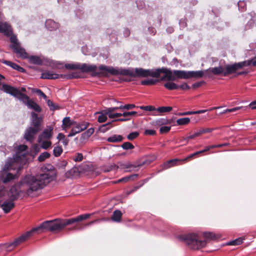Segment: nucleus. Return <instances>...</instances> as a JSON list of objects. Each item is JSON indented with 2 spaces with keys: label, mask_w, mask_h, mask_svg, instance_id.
Instances as JSON below:
<instances>
[{
  "label": "nucleus",
  "mask_w": 256,
  "mask_h": 256,
  "mask_svg": "<svg viewBox=\"0 0 256 256\" xmlns=\"http://www.w3.org/2000/svg\"><path fill=\"white\" fill-rule=\"evenodd\" d=\"M92 214H85L70 218H56L50 220H46L38 226L33 228L27 231L14 240H26L36 235L48 232L58 234L62 232L68 226L75 224L73 226L67 228L68 230H80L94 224L95 221H92L86 224L80 222L84 220L88 219Z\"/></svg>",
  "instance_id": "obj_1"
},
{
  "label": "nucleus",
  "mask_w": 256,
  "mask_h": 256,
  "mask_svg": "<svg viewBox=\"0 0 256 256\" xmlns=\"http://www.w3.org/2000/svg\"><path fill=\"white\" fill-rule=\"evenodd\" d=\"M52 180V176L47 173L36 176L26 175L18 184L10 188L8 193L9 198L15 201L18 198L20 193L30 196L33 192L42 188Z\"/></svg>",
  "instance_id": "obj_2"
},
{
  "label": "nucleus",
  "mask_w": 256,
  "mask_h": 256,
  "mask_svg": "<svg viewBox=\"0 0 256 256\" xmlns=\"http://www.w3.org/2000/svg\"><path fill=\"white\" fill-rule=\"evenodd\" d=\"M98 69L104 70L108 74L114 76L118 74L130 76L133 78H146L148 76L156 78V69H144L142 68L116 69L112 66H108L104 65H100Z\"/></svg>",
  "instance_id": "obj_3"
},
{
  "label": "nucleus",
  "mask_w": 256,
  "mask_h": 256,
  "mask_svg": "<svg viewBox=\"0 0 256 256\" xmlns=\"http://www.w3.org/2000/svg\"><path fill=\"white\" fill-rule=\"evenodd\" d=\"M0 32L6 36H10L11 44L10 46L17 57L22 59L28 58V54L25 49L21 46L16 36L12 34V30L10 24L6 22H0Z\"/></svg>",
  "instance_id": "obj_4"
},
{
  "label": "nucleus",
  "mask_w": 256,
  "mask_h": 256,
  "mask_svg": "<svg viewBox=\"0 0 256 256\" xmlns=\"http://www.w3.org/2000/svg\"><path fill=\"white\" fill-rule=\"evenodd\" d=\"M65 68L68 70H80L82 72H92V76H98L100 74L107 76V72L104 70H102L101 72H96L97 66L94 64H68L64 66Z\"/></svg>",
  "instance_id": "obj_5"
},
{
  "label": "nucleus",
  "mask_w": 256,
  "mask_h": 256,
  "mask_svg": "<svg viewBox=\"0 0 256 256\" xmlns=\"http://www.w3.org/2000/svg\"><path fill=\"white\" fill-rule=\"evenodd\" d=\"M1 90L17 98L26 106L31 100L27 95L22 93L18 88L6 84H2Z\"/></svg>",
  "instance_id": "obj_6"
},
{
  "label": "nucleus",
  "mask_w": 256,
  "mask_h": 256,
  "mask_svg": "<svg viewBox=\"0 0 256 256\" xmlns=\"http://www.w3.org/2000/svg\"><path fill=\"white\" fill-rule=\"evenodd\" d=\"M174 74L181 79H190L192 78H202L205 73V71H185L182 70H174Z\"/></svg>",
  "instance_id": "obj_7"
},
{
  "label": "nucleus",
  "mask_w": 256,
  "mask_h": 256,
  "mask_svg": "<svg viewBox=\"0 0 256 256\" xmlns=\"http://www.w3.org/2000/svg\"><path fill=\"white\" fill-rule=\"evenodd\" d=\"M156 73L157 74L156 78H158L162 73L164 74V76L161 78V80L174 81L176 78H178L174 74V70L172 71L166 68L162 67V68H156Z\"/></svg>",
  "instance_id": "obj_8"
},
{
  "label": "nucleus",
  "mask_w": 256,
  "mask_h": 256,
  "mask_svg": "<svg viewBox=\"0 0 256 256\" xmlns=\"http://www.w3.org/2000/svg\"><path fill=\"white\" fill-rule=\"evenodd\" d=\"M60 78L71 79L76 78L74 74L68 75L59 74L51 71H44L42 73L40 78L42 79L55 80Z\"/></svg>",
  "instance_id": "obj_9"
},
{
  "label": "nucleus",
  "mask_w": 256,
  "mask_h": 256,
  "mask_svg": "<svg viewBox=\"0 0 256 256\" xmlns=\"http://www.w3.org/2000/svg\"><path fill=\"white\" fill-rule=\"evenodd\" d=\"M248 64H246V62H239L238 63H234L232 64H226L224 68V76H226L228 75L232 74L236 72L246 66V65H248Z\"/></svg>",
  "instance_id": "obj_10"
},
{
  "label": "nucleus",
  "mask_w": 256,
  "mask_h": 256,
  "mask_svg": "<svg viewBox=\"0 0 256 256\" xmlns=\"http://www.w3.org/2000/svg\"><path fill=\"white\" fill-rule=\"evenodd\" d=\"M75 124L76 126L72 128L70 133L68 135V137L72 136L76 134L86 130L89 126V123L86 122H82L78 124L76 122Z\"/></svg>",
  "instance_id": "obj_11"
},
{
  "label": "nucleus",
  "mask_w": 256,
  "mask_h": 256,
  "mask_svg": "<svg viewBox=\"0 0 256 256\" xmlns=\"http://www.w3.org/2000/svg\"><path fill=\"white\" fill-rule=\"evenodd\" d=\"M40 129H38L33 127L28 128L24 133V138L30 142H33L34 140V136L40 132Z\"/></svg>",
  "instance_id": "obj_12"
},
{
  "label": "nucleus",
  "mask_w": 256,
  "mask_h": 256,
  "mask_svg": "<svg viewBox=\"0 0 256 256\" xmlns=\"http://www.w3.org/2000/svg\"><path fill=\"white\" fill-rule=\"evenodd\" d=\"M154 160H150L148 158H146L144 161L142 162L140 164H138V165H134L129 164H120V168L123 169H130L128 170V172H130L133 170L134 168L140 167L142 166H148Z\"/></svg>",
  "instance_id": "obj_13"
},
{
  "label": "nucleus",
  "mask_w": 256,
  "mask_h": 256,
  "mask_svg": "<svg viewBox=\"0 0 256 256\" xmlns=\"http://www.w3.org/2000/svg\"><path fill=\"white\" fill-rule=\"evenodd\" d=\"M42 121L43 119L42 116H38V114L34 112L31 113L30 127L41 130Z\"/></svg>",
  "instance_id": "obj_14"
},
{
  "label": "nucleus",
  "mask_w": 256,
  "mask_h": 256,
  "mask_svg": "<svg viewBox=\"0 0 256 256\" xmlns=\"http://www.w3.org/2000/svg\"><path fill=\"white\" fill-rule=\"evenodd\" d=\"M184 244L190 248L194 250H198L204 247L207 241H184Z\"/></svg>",
  "instance_id": "obj_15"
},
{
  "label": "nucleus",
  "mask_w": 256,
  "mask_h": 256,
  "mask_svg": "<svg viewBox=\"0 0 256 256\" xmlns=\"http://www.w3.org/2000/svg\"><path fill=\"white\" fill-rule=\"evenodd\" d=\"M182 164L183 162H182V159L174 158L160 165L161 170L160 171L166 170L171 167L180 165Z\"/></svg>",
  "instance_id": "obj_16"
},
{
  "label": "nucleus",
  "mask_w": 256,
  "mask_h": 256,
  "mask_svg": "<svg viewBox=\"0 0 256 256\" xmlns=\"http://www.w3.org/2000/svg\"><path fill=\"white\" fill-rule=\"evenodd\" d=\"M205 74L208 78H211L212 76V74H222L224 76V68L220 66L217 67L210 68L205 70Z\"/></svg>",
  "instance_id": "obj_17"
},
{
  "label": "nucleus",
  "mask_w": 256,
  "mask_h": 256,
  "mask_svg": "<svg viewBox=\"0 0 256 256\" xmlns=\"http://www.w3.org/2000/svg\"><path fill=\"white\" fill-rule=\"evenodd\" d=\"M53 129L52 126H48L47 128L44 129L42 134L39 136L38 142H40L42 139H50L52 136Z\"/></svg>",
  "instance_id": "obj_18"
},
{
  "label": "nucleus",
  "mask_w": 256,
  "mask_h": 256,
  "mask_svg": "<svg viewBox=\"0 0 256 256\" xmlns=\"http://www.w3.org/2000/svg\"><path fill=\"white\" fill-rule=\"evenodd\" d=\"M14 206L15 204L14 201L9 199L4 200L1 204L0 207L5 214H8L14 208Z\"/></svg>",
  "instance_id": "obj_19"
},
{
  "label": "nucleus",
  "mask_w": 256,
  "mask_h": 256,
  "mask_svg": "<svg viewBox=\"0 0 256 256\" xmlns=\"http://www.w3.org/2000/svg\"><path fill=\"white\" fill-rule=\"evenodd\" d=\"M22 241H12V242H6L4 244H0L2 250H6L7 252L11 251L16 246L20 244Z\"/></svg>",
  "instance_id": "obj_20"
},
{
  "label": "nucleus",
  "mask_w": 256,
  "mask_h": 256,
  "mask_svg": "<svg viewBox=\"0 0 256 256\" xmlns=\"http://www.w3.org/2000/svg\"><path fill=\"white\" fill-rule=\"evenodd\" d=\"M18 161V156H17V154H16V158H10L7 160L6 162L5 165L4 167L3 170L5 172H7L12 169H13V166L14 164V163Z\"/></svg>",
  "instance_id": "obj_21"
},
{
  "label": "nucleus",
  "mask_w": 256,
  "mask_h": 256,
  "mask_svg": "<svg viewBox=\"0 0 256 256\" xmlns=\"http://www.w3.org/2000/svg\"><path fill=\"white\" fill-rule=\"evenodd\" d=\"M180 240H198L200 236L198 233H190L179 236Z\"/></svg>",
  "instance_id": "obj_22"
},
{
  "label": "nucleus",
  "mask_w": 256,
  "mask_h": 256,
  "mask_svg": "<svg viewBox=\"0 0 256 256\" xmlns=\"http://www.w3.org/2000/svg\"><path fill=\"white\" fill-rule=\"evenodd\" d=\"M0 62L2 64H6L7 66H10L12 68L17 70L20 72H26L25 70L23 68L21 67L16 63L4 60H0Z\"/></svg>",
  "instance_id": "obj_23"
},
{
  "label": "nucleus",
  "mask_w": 256,
  "mask_h": 256,
  "mask_svg": "<svg viewBox=\"0 0 256 256\" xmlns=\"http://www.w3.org/2000/svg\"><path fill=\"white\" fill-rule=\"evenodd\" d=\"M46 28L50 30H54L58 29L59 27V24L55 22L51 19L47 20L45 22Z\"/></svg>",
  "instance_id": "obj_24"
},
{
  "label": "nucleus",
  "mask_w": 256,
  "mask_h": 256,
  "mask_svg": "<svg viewBox=\"0 0 256 256\" xmlns=\"http://www.w3.org/2000/svg\"><path fill=\"white\" fill-rule=\"evenodd\" d=\"M203 236L207 240H217L221 238V235L219 234H215L212 232H204Z\"/></svg>",
  "instance_id": "obj_25"
},
{
  "label": "nucleus",
  "mask_w": 256,
  "mask_h": 256,
  "mask_svg": "<svg viewBox=\"0 0 256 256\" xmlns=\"http://www.w3.org/2000/svg\"><path fill=\"white\" fill-rule=\"evenodd\" d=\"M17 177L18 176L16 174H14L8 172L6 174L5 176H2V180L3 183L6 184L16 179Z\"/></svg>",
  "instance_id": "obj_26"
},
{
  "label": "nucleus",
  "mask_w": 256,
  "mask_h": 256,
  "mask_svg": "<svg viewBox=\"0 0 256 256\" xmlns=\"http://www.w3.org/2000/svg\"><path fill=\"white\" fill-rule=\"evenodd\" d=\"M27 106L29 108L34 110V111H36V112H40L42 110V108L40 107V106L38 104H37L36 102H34V101H33L32 100H30V101H29Z\"/></svg>",
  "instance_id": "obj_27"
},
{
  "label": "nucleus",
  "mask_w": 256,
  "mask_h": 256,
  "mask_svg": "<svg viewBox=\"0 0 256 256\" xmlns=\"http://www.w3.org/2000/svg\"><path fill=\"white\" fill-rule=\"evenodd\" d=\"M29 62L34 64L40 65L42 64V60L38 56H28Z\"/></svg>",
  "instance_id": "obj_28"
},
{
  "label": "nucleus",
  "mask_w": 256,
  "mask_h": 256,
  "mask_svg": "<svg viewBox=\"0 0 256 256\" xmlns=\"http://www.w3.org/2000/svg\"><path fill=\"white\" fill-rule=\"evenodd\" d=\"M124 138L121 135L114 134L108 138L107 141L110 142H119L123 140Z\"/></svg>",
  "instance_id": "obj_29"
},
{
  "label": "nucleus",
  "mask_w": 256,
  "mask_h": 256,
  "mask_svg": "<svg viewBox=\"0 0 256 256\" xmlns=\"http://www.w3.org/2000/svg\"><path fill=\"white\" fill-rule=\"evenodd\" d=\"M164 86L166 88L170 90H178L179 88V85L173 82L172 81L165 83Z\"/></svg>",
  "instance_id": "obj_30"
},
{
  "label": "nucleus",
  "mask_w": 256,
  "mask_h": 256,
  "mask_svg": "<svg viewBox=\"0 0 256 256\" xmlns=\"http://www.w3.org/2000/svg\"><path fill=\"white\" fill-rule=\"evenodd\" d=\"M122 213L120 210H116L114 212L112 219L116 222H120L121 220Z\"/></svg>",
  "instance_id": "obj_31"
},
{
  "label": "nucleus",
  "mask_w": 256,
  "mask_h": 256,
  "mask_svg": "<svg viewBox=\"0 0 256 256\" xmlns=\"http://www.w3.org/2000/svg\"><path fill=\"white\" fill-rule=\"evenodd\" d=\"M75 123V122L71 121L70 117H66L62 120L64 128H69Z\"/></svg>",
  "instance_id": "obj_32"
},
{
  "label": "nucleus",
  "mask_w": 256,
  "mask_h": 256,
  "mask_svg": "<svg viewBox=\"0 0 256 256\" xmlns=\"http://www.w3.org/2000/svg\"><path fill=\"white\" fill-rule=\"evenodd\" d=\"M112 121L106 124L102 125L100 128V130L102 132H105L107 130H109L113 126L112 125Z\"/></svg>",
  "instance_id": "obj_33"
},
{
  "label": "nucleus",
  "mask_w": 256,
  "mask_h": 256,
  "mask_svg": "<svg viewBox=\"0 0 256 256\" xmlns=\"http://www.w3.org/2000/svg\"><path fill=\"white\" fill-rule=\"evenodd\" d=\"M158 80L154 79L144 80L141 81L140 83L143 86H150L155 84Z\"/></svg>",
  "instance_id": "obj_34"
},
{
  "label": "nucleus",
  "mask_w": 256,
  "mask_h": 256,
  "mask_svg": "<svg viewBox=\"0 0 256 256\" xmlns=\"http://www.w3.org/2000/svg\"><path fill=\"white\" fill-rule=\"evenodd\" d=\"M140 108L142 110H144L149 112H153L154 115H157L156 114V108L152 106H140Z\"/></svg>",
  "instance_id": "obj_35"
},
{
  "label": "nucleus",
  "mask_w": 256,
  "mask_h": 256,
  "mask_svg": "<svg viewBox=\"0 0 256 256\" xmlns=\"http://www.w3.org/2000/svg\"><path fill=\"white\" fill-rule=\"evenodd\" d=\"M50 154L47 152H44L40 154L38 156V160L40 162H44L46 158L50 157Z\"/></svg>",
  "instance_id": "obj_36"
},
{
  "label": "nucleus",
  "mask_w": 256,
  "mask_h": 256,
  "mask_svg": "<svg viewBox=\"0 0 256 256\" xmlns=\"http://www.w3.org/2000/svg\"><path fill=\"white\" fill-rule=\"evenodd\" d=\"M214 130V129L212 128H202L196 132V134H198V137L204 134L211 132Z\"/></svg>",
  "instance_id": "obj_37"
},
{
  "label": "nucleus",
  "mask_w": 256,
  "mask_h": 256,
  "mask_svg": "<svg viewBox=\"0 0 256 256\" xmlns=\"http://www.w3.org/2000/svg\"><path fill=\"white\" fill-rule=\"evenodd\" d=\"M138 176V174H134L130 176H126L124 178H122L120 180H118L116 182H128L130 180H134V178H136Z\"/></svg>",
  "instance_id": "obj_38"
},
{
  "label": "nucleus",
  "mask_w": 256,
  "mask_h": 256,
  "mask_svg": "<svg viewBox=\"0 0 256 256\" xmlns=\"http://www.w3.org/2000/svg\"><path fill=\"white\" fill-rule=\"evenodd\" d=\"M190 122V119L188 118H184L178 119L176 120V123L178 125H186L189 124Z\"/></svg>",
  "instance_id": "obj_39"
},
{
  "label": "nucleus",
  "mask_w": 256,
  "mask_h": 256,
  "mask_svg": "<svg viewBox=\"0 0 256 256\" xmlns=\"http://www.w3.org/2000/svg\"><path fill=\"white\" fill-rule=\"evenodd\" d=\"M171 106H161L156 108V112L158 113H165L170 112L172 110Z\"/></svg>",
  "instance_id": "obj_40"
},
{
  "label": "nucleus",
  "mask_w": 256,
  "mask_h": 256,
  "mask_svg": "<svg viewBox=\"0 0 256 256\" xmlns=\"http://www.w3.org/2000/svg\"><path fill=\"white\" fill-rule=\"evenodd\" d=\"M63 152V150L60 146H55L53 150V154L56 157L60 156Z\"/></svg>",
  "instance_id": "obj_41"
},
{
  "label": "nucleus",
  "mask_w": 256,
  "mask_h": 256,
  "mask_svg": "<svg viewBox=\"0 0 256 256\" xmlns=\"http://www.w3.org/2000/svg\"><path fill=\"white\" fill-rule=\"evenodd\" d=\"M98 113L100 114L98 118V121L99 122H106L107 120L106 115H108V114H105L104 110Z\"/></svg>",
  "instance_id": "obj_42"
},
{
  "label": "nucleus",
  "mask_w": 256,
  "mask_h": 256,
  "mask_svg": "<svg viewBox=\"0 0 256 256\" xmlns=\"http://www.w3.org/2000/svg\"><path fill=\"white\" fill-rule=\"evenodd\" d=\"M239 10L244 12L246 10V4L244 0H240L238 3Z\"/></svg>",
  "instance_id": "obj_43"
},
{
  "label": "nucleus",
  "mask_w": 256,
  "mask_h": 256,
  "mask_svg": "<svg viewBox=\"0 0 256 256\" xmlns=\"http://www.w3.org/2000/svg\"><path fill=\"white\" fill-rule=\"evenodd\" d=\"M40 146L44 150H47L52 146V142L50 140L41 141Z\"/></svg>",
  "instance_id": "obj_44"
},
{
  "label": "nucleus",
  "mask_w": 256,
  "mask_h": 256,
  "mask_svg": "<svg viewBox=\"0 0 256 256\" xmlns=\"http://www.w3.org/2000/svg\"><path fill=\"white\" fill-rule=\"evenodd\" d=\"M198 137V134H196V132H195L194 134H191L189 136H188L185 138H183L182 140H180V142H182V140L186 141V144H186L188 143V142L190 140L194 139V138Z\"/></svg>",
  "instance_id": "obj_45"
},
{
  "label": "nucleus",
  "mask_w": 256,
  "mask_h": 256,
  "mask_svg": "<svg viewBox=\"0 0 256 256\" xmlns=\"http://www.w3.org/2000/svg\"><path fill=\"white\" fill-rule=\"evenodd\" d=\"M121 146L122 147V148L124 150H132V149H133L134 148V145L130 142H124L122 146Z\"/></svg>",
  "instance_id": "obj_46"
},
{
  "label": "nucleus",
  "mask_w": 256,
  "mask_h": 256,
  "mask_svg": "<svg viewBox=\"0 0 256 256\" xmlns=\"http://www.w3.org/2000/svg\"><path fill=\"white\" fill-rule=\"evenodd\" d=\"M243 241H229L228 242H227L224 244H222L223 246H238L242 244Z\"/></svg>",
  "instance_id": "obj_47"
},
{
  "label": "nucleus",
  "mask_w": 256,
  "mask_h": 256,
  "mask_svg": "<svg viewBox=\"0 0 256 256\" xmlns=\"http://www.w3.org/2000/svg\"><path fill=\"white\" fill-rule=\"evenodd\" d=\"M94 128H90L82 134V136H86L87 138H88L94 134Z\"/></svg>",
  "instance_id": "obj_48"
},
{
  "label": "nucleus",
  "mask_w": 256,
  "mask_h": 256,
  "mask_svg": "<svg viewBox=\"0 0 256 256\" xmlns=\"http://www.w3.org/2000/svg\"><path fill=\"white\" fill-rule=\"evenodd\" d=\"M148 178L144 179L141 181H140L138 184V185L134 187V190H135V191L137 190L138 188H140V187H142L145 183L148 182Z\"/></svg>",
  "instance_id": "obj_49"
},
{
  "label": "nucleus",
  "mask_w": 256,
  "mask_h": 256,
  "mask_svg": "<svg viewBox=\"0 0 256 256\" xmlns=\"http://www.w3.org/2000/svg\"><path fill=\"white\" fill-rule=\"evenodd\" d=\"M256 56L254 57V58H252L250 60H244L242 62H246V64L248 63V65H246V66H256Z\"/></svg>",
  "instance_id": "obj_50"
},
{
  "label": "nucleus",
  "mask_w": 256,
  "mask_h": 256,
  "mask_svg": "<svg viewBox=\"0 0 256 256\" xmlns=\"http://www.w3.org/2000/svg\"><path fill=\"white\" fill-rule=\"evenodd\" d=\"M139 136V133L137 132H132L130 133L128 136V140H132L136 138Z\"/></svg>",
  "instance_id": "obj_51"
},
{
  "label": "nucleus",
  "mask_w": 256,
  "mask_h": 256,
  "mask_svg": "<svg viewBox=\"0 0 256 256\" xmlns=\"http://www.w3.org/2000/svg\"><path fill=\"white\" fill-rule=\"evenodd\" d=\"M118 109H120L119 106L109 108L104 110V112L105 114H108V115L109 116L110 114H112V112Z\"/></svg>",
  "instance_id": "obj_52"
},
{
  "label": "nucleus",
  "mask_w": 256,
  "mask_h": 256,
  "mask_svg": "<svg viewBox=\"0 0 256 256\" xmlns=\"http://www.w3.org/2000/svg\"><path fill=\"white\" fill-rule=\"evenodd\" d=\"M135 107H136V106L134 104H125L124 106L121 105L119 106V108L120 110H124V109L132 110Z\"/></svg>",
  "instance_id": "obj_53"
},
{
  "label": "nucleus",
  "mask_w": 256,
  "mask_h": 256,
  "mask_svg": "<svg viewBox=\"0 0 256 256\" xmlns=\"http://www.w3.org/2000/svg\"><path fill=\"white\" fill-rule=\"evenodd\" d=\"M83 160V156L80 153H77L76 156L74 157L73 160L76 162H80L82 161Z\"/></svg>",
  "instance_id": "obj_54"
},
{
  "label": "nucleus",
  "mask_w": 256,
  "mask_h": 256,
  "mask_svg": "<svg viewBox=\"0 0 256 256\" xmlns=\"http://www.w3.org/2000/svg\"><path fill=\"white\" fill-rule=\"evenodd\" d=\"M33 92L37 94L38 95L42 96L44 99L46 100L47 98L46 96L40 90L36 88L33 90Z\"/></svg>",
  "instance_id": "obj_55"
},
{
  "label": "nucleus",
  "mask_w": 256,
  "mask_h": 256,
  "mask_svg": "<svg viewBox=\"0 0 256 256\" xmlns=\"http://www.w3.org/2000/svg\"><path fill=\"white\" fill-rule=\"evenodd\" d=\"M170 130V126H162L160 127V132L161 134H164L168 132Z\"/></svg>",
  "instance_id": "obj_56"
},
{
  "label": "nucleus",
  "mask_w": 256,
  "mask_h": 256,
  "mask_svg": "<svg viewBox=\"0 0 256 256\" xmlns=\"http://www.w3.org/2000/svg\"><path fill=\"white\" fill-rule=\"evenodd\" d=\"M74 172L75 170L74 169H71L65 173V176L66 178H71L74 176Z\"/></svg>",
  "instance_id": "obj_57"
},
{
  "label": "nucleus",
  "mask_w": 256,
  "mask_h": 256,
  "mask_svg": "<svg viewBox=\"0 0 256 256\" xmlns=\"http://www.w3.org/2000/svg\"><path fill=\"white\" fill-rule=\"evenodd\" d=\"M156 134V130H146L144 134L146 136H154Z\"/></svg>",
  "instance_id": "obj_58"
},
{
  "label": "nucleus",
  "mask_w": 256,
  "mask_h": 256,
  "mask_svg": "<svg viewBox=\"0 0 256 256\" xmlns=\"http://www.w3.org/2000/svg\"><path fill=\"white\" fill-rule=\"evenodd\" d=\"M137 114L136 112H124L122 114V116L124 117L128 118L132 116H135Z\"/></svg>",
  "instance_id": "obj_59"
},
{
  "label": "nucleus",
  "mask_w": 256,
  "mask_h": 256,
  "mask_svg": "<svg viewBox=\"0 0 256 256\" xmlns=\"http://www.w3.org/2000/svg\"><path fill=\"white\" fill-rule=\"evenodd\" d=\"M179 88L182 90H188L190 88V87L187 83L184 82L181 85H179Z\"/></svg>",
  "instance_id": "obj_60"
},
{
  "label": "nucleus",
  "mask_w": 256,
  "mask_h": 256,
  "mask_svg": "<svg viewBox=\"0 0 256 256\" xmlns=\"http://www.w3.org/2000/svg\"><path fill=\"white\" fill-rule=\"evenodd\" d=\"M205 84V82L204 80L196 82L192 84V88H196L201 86L202 84Z\"/></svg>",
  "instance_id": "obj_61"
},
{
  "label": "nucleus",
  "mask_w": 256,
  "mask_h": 256,
  "mask_svg": "<svg viewBox=\"0 0 256 256\" xmlns=\"http://www.w3.org/2000/svg\"><path fill=\"white\" fill-rule=\"evenodd\" d=\"M168 120L164 118H160L156 120V124L158 125H163L167 124Z\"/></svg>",
  "instance_id": "obj_62"
},
{
  "label": "nucleus",
  "mask_w": 256,
  "mask_h": 256,
  "mask_svg": "<svg viewBox=\"0 0 256 256\" xmlns=\"http://www.w3.org/2000/svg\"><path fill=\"white\" fill-rule=\"evenodd\" d=\"M244 108L242 106H238L232 108H228L227 111L228 112H235L238 110H240V109H242Z\"/></svg>",
  "instance_id": "obj_63"
},
{
  "label": "nucleus",
  "mask_w": 256,
  "mask_h": 256,
  "mask_svg": "<svg viewBox=\"0 0 256 256\" xmlns=\"http://www.w3.org/2000/svg\"><path fill=\"white\" fill-rule=\"evenodd\" d=\"M6 190L5 189V188L2 186L0 188V198L3 197L6 195Z\"/></svg>",
  "instance_id": "obj_64"
}]
</instances>
